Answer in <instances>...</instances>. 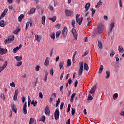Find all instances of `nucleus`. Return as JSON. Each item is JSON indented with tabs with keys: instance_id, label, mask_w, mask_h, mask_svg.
I'll use <instances>...</instances> for the list:
<instances>
[{
	"instance_id": "0e129e2a",
	"label": "nucleus",
	"mask_w": 124,
	"mask_h": 124,
	"mask_svg": "<svg viewBox=\"0 0 124 124\" xmlns=\"http://www.w3.org/2000/svg\"><path fill=\"white\" fill-rule=\"evenodd\" d=\"M91 11H92V14H94V13H95V9L92 8L91 9Z\"/></svg>"
},
{
	"instance_id": "7ed1b4c3",
	"label": "nucleus",
	"mask_w": 124,
	"mask_h": 124,
	"mask_svg": "<svg viewBox=\"0 0 124 124\" xmlns=\"http://www.w3.org/2000/svg\"><path fill=\"white\" fill-rule=\"evenodd\" d=\"M104 30V26L101 25L97 27V31L96 32L97 34H100L102 31Z\"/></svg>"
},
{
	"instance_id": "c9c22d12",
	"label": "nucleus",
	"mask_w": 124,
	"mask_h": 124,
	"mask_svg": "<svg viewBox=\"0 0 124 124\" xmlns=\"http://www.w3.org/2000/svg\"><path fill=\"white\" fill-rule=\"evenodd\" d=\"M0 97L1 98H2L3 100H5V96L4 95V93H1Z\"/></svg>"
},
{
	"instance_id": "f3484780",
	"label": "nucleus",
	"mask_w": 124,
	"mask_h": 124,
	"mask_svg": "<svg viewBox=\"0 0 124 124\" xmlns=\"http://www.w3.org/2000/svg\"><path fill=\"white\" fill-rule=\"evenodd\" d=\"M118 51H119V53H121L122 54H123V53H124V47H123V46H119Z\"/></svg>"
},
{
	"instance_id": "37998d69",
	"label": "nucleus",
	"mask_w": 124,
	"mask_h": 124,
	"mask_svg": "<svg viewBox=\"0 0 124 124\" xmlns=\"http://www.w3.org/2000/svg\"><path fill=\"white\" fill-rule=\"evenodd\" d=\"M118 96H119L118 93H115L113 96V99H115V98H118Z\"/></svg>"
},
{
	"instance_id": "e2e57ef3",
	"label": "nucleus",
	"mask_w": 124,
	"mask_h": 124,
	"mask_svg": "<svg viewBox=\"0 0 124 124\" xmlns=\"http://www.w3.org/2000/svg\"><path fill=\"white\" fill-rule=\"evenodd\" d=\"M39 68H40V67H39V65H38L35 67V70H36V71H39Z\"/></svg>"
},
{
	"instance_id": "58836bf2",
	"label": "nucleus",
	"mask_w": 124,
	"mask_h": 124,
	"mask_svg": "<svg viewBox=\"0 0 124 124\" xmlns=\"http://www.w3.org/2000/svg\"><path fill=\"white\" fill-rule=\"evenodd\" d=\"M34 122V119L31 118L30 119L29 124H31Z\"/></svg>"
},
{
	"instance_id": "393cba45",
	"label": "nucleus",
	"mask_w": 124,
	"mask_h": 124,
	"mask_svg": "<svg viewBox=\"0 0 124 124\" xmlns=\"http://www.w3.org/2000/svg\"><path fill=\"white\" fill-rule=\"evenodd\" d=\"M31 104L33 105L34 107H35V106L37 105V102L36 101H34V100H33L31 102Z\"/></svg>"
},
{
	"instance_id": "2eb2a0df",
	"label": "nucleus",
	"mask_w": 124,
	"mask_h": 124,
	"mask_svg": "<svg viewBox=\"0 0 124 124\" xmlns=\"http://www.w3.org/2000/svg\"><path fill=\"white\" fill-rule=\"evenodd\" d=\"M95 90H96V85H94L93 86V88H92L90 92L89 93H91V94H93V93H94V92H95Z\"/></svg>"
},
{
	"instance_id": "f03ea898",
	"label": "nucleus",
	"mask_w": 124,
	"mask_h": 124,
	"mask_svg": "<svg viewBox=\"0 0 124 124\" xmlns=\"http://www.w3.org/2000/svg\"><path fill=\"white\" fill-rule=\"evenodd\" d=\"M83 67H84V62L79 63V68L78 71V76H81L83 73Z\"/></svg>"
},
{
	"instance_id": "ddd939ff",
	"label": "nucleus",
	"mask_w": 124,
	"mask_h": 124,
	"mask_svg": "<svg viewBox=\"0 0 124 124\" xmlns=\"http://www.w3.org/2000/svg\"><path fill=\"white\" fill-rule=\"evenodd\" d=\"M7 52V49L6 48H0V54L1 55H3V54H6Z\"/></svg>"
},
{
	"instance_id": "c85d7f7f",
	"label": "nucleus",
	"mask_w": 124,
	"mask_h": 124,
	"mask_svg": "<svg viewBox=\"0 0 124 124\" xmlns=\"http://www.w3.org/2000/svg\"><path fill=\"white\" fill-rule=\"evenodd\" d=\"M61 33H62V32L61 31H57L56 32V38H58V37L60 36V35H61Z\"/></svg>"
},
{
	"instance_id": "09e8293b",
	"label": "nucleus",
	"mask_w": 124,
	"mask_h": 124,
	"mask_svg": "<svg viewBox=\"0 0 124 124\" xmlns=\"http://www.w3.org/2000/svg\"><path fill=\"white\" fill-rule=\"evenodd\" d=\"M39 97H40V98H43V94H42V92H40L39 93Z\"/></svg>"
},
{
	"instance_id": "cd10ccee",
	"label": "nucleus",
	"mask_w": 124,
	"mask_h": 124,
	"mask_svg": "<svg viewBox=\"0 0 124 124\" xmlns=\"http://www.w3.org/2000/svg\"><path fill=\"white\" fill-rule=\"evenodd\" d=\"M49 19L51 21H52L53 22H55L56 20H57V16H54L52 18H49Z\"/></svg>"
},
{
	"instance_id": "69168bd1",
	"label": "nucleus",
	"mask_w": 124,
	"mask_h": 124,
	"mask_svg": "<svg viewBox=\"0 0 124 124\" xmlns=\"http://www.w3.org/2000/svg\"><path fill=\"white\" fill-rule=\"evenodd\" d=\"M103 18L104 20H106V21H107V20H108V16H104Z\"/></svg>"
},
{
	"instance_id": "aec40b11",
	"label": "nucleus",
	"mask_w": 124,
	"mask_h": 124,
	"mask_svg": "<svg viewBox=\"0 0 124 124\" xmlns=\"http://www.w3.org/2000/svg\"><path fill=\"white\" fill-rule=\"evenodd\" d=\"M15 59L17 61V62H20V61H22V56H16L15 57Z\"/></svg>"
},
{
	"instance_id": "4c0bfd02",
	"label": "nucleus",
	"mask_w": 124,
	"mask_h": 124,
	"mask_svg": "<svg viewBox=\"0 0 124 124\" xmlns=\"http://www.w3.org/2000/svg\"><path fill=\"white\" fill-rule=\"evenodd\" d=\"M34 12H35V9L32 8L30 10L29 14H32L33 13H34Z\"/></svg>"
},
{
	"instance_id": "79ce46f5",
	"label": "nucleus",
	"mask_w": 124,
	"mask_h": 124,
	"mask_svg": "<svg viewBox=\"0 0 124 124\" xmlns=\"http://www.w3.org/2000/svg\"><path fill=\"white\" fill-rule=\"evenodd\" d=\"M31 100L30 98V96H28V107H30V105H31Z\"/></svg>"
},
{
	"instance_id": "338daca9",
	"label": "nucleus",
	"mask_w": 124,
	"mask_h": 124,
	"mask_svg": "<svg viewBox=\"0 0 124 124\" xmlns=\"http://www.w3.org/2000/svg\"><path fill=\"white\" fill-rule=\"evenodd\" d=\"M60 27H61V24H60L59 23L57 24L56 26V29H60Z\"/></svg>"
},
{
	"instance_id": "a878e982",
	"label": "nucleus",
	"mask_w": 124,
	"mask_h": 124,
	"mask_svg": "<svg viewBox=\"0 0 124 124\" xmlns=\"http://www.w3.org/2000/svg\"><path fill=\"white\" fill-rule=\"evenodd\" d=\"M63 64H64V62L63 61L60 62L59 63V67L60 69H62L63 66Z\"/></svg>"
},
{
	"instance_id": "ea45409f",
	"label": "nucleus",
	"mask_w": 124,
	"mask_h": 124,
	"mask_svg": "<svg viewBox=\"0 0 124 124\" xmlns=\"http://www.w3.org/2000/svg\"><path fill=\"white\" fill-rule=\"evenodd\" d=\"M71 65V61H70V60L68 59L67 63V66H70Z\"/></svg>"
},
{
	"instance_id": "4d7b16f0",
	"label": "nucleus",
	"mask_w": 124,
	"mask_h": 124,
	"mask_svg": "<svg viewBox=\"0 0 124 124\" xmlns=\"http://www.w3.org/2000/svg\"><path fill=\"white\" fill-rule=\"evenodd\" d=\"M18 93H19V90H18V89H16L15 92V95H16V96H18Z\"/></svg>"
},
{
	"instance_id": "864d4df0",
	"label": "nucleus",
	"mask_w": 124,
	"mask_h": 124,
	"mask_svg": "<svg viewBox=\"0 0 124 124\" xmlns=\"http://www.w3.org/2000/svg\"><path fill=\"white\" fill-rule=\"evenodd\" d=\"M115 55V52L113 51V50H111V53L110 54V57H113V56Z\"/></svg>"
},
{
	"instance_id": "f257e3e1",
	"label": "nucleus",
	"mask_w": 124,
	"mask_h": 124,
	"mask_svg": "<svg viewBox=\"0 0 124 124\" xmlns=\"http://www.w3.org/2000/svg\"><path fill=\"white\" fill-rule=\"evenodd\" d=\"M79 17H80V14H77L76 16V22L77 23L78 22L79 26H81L83 22V17H81V18H79Z\"/></svg>"
},
{
	"instance_id": "7c9ffc66",
	"label": "nucleus",
	"mask_w": 124,
	"mask_h": 124,
	"mask_svg": "<svg viewBox=\"0 0 124 124\" xmlns=\"http://www.w3.org/2000/svg\"><path fill=\"white\" fill-rule=\"evenodd\" d=\"M84 68L86 71H88L89 70V66L88 65V64L86 63H84Z\"/></svg>"
},
{
	"instance_id": "412c9836",
	"label": "nucleus",
	"mask_w": 124,
	"mask_h": 124,
	"mask_svg": "<svg viewBox=\"0 0 124 124\" xmlns=\"http://www.w3.org/2000/svg\"><path fill=\"white\" fill-rule=\"evenodd\" d=\"M13 40H14V36H12L10 38H8V43H11L12 42H13Z\"/></svg>"
},
{
	"instance_id": "dca6fc26",
	"label": "nucleus",
	"mask_w": 124,
	"mask_h": 124,
	"mask_svg": "<svg viewBox=\"0 0 124 124\" xmlns=\"http://www.w3.org/2000/svg\"><path fill=\"white\" fill-rule=\"evenodd\" d=\"M35 39L37 40L38 42H40V40H41V36L36 34L35 35Z\"/></svg>"
},
{
	"instance_id": "72a5a7b5",
	"label": "nucleus",
	"mask_w": 124,
	"mask_h": 124,
	"mask_svg": "<svg viewBox=\"0 0 124 124\" xmlns=\"http://www.w3.org/2000/svg\"><path fill=\"white\" fill-rule=\"evenodd\" d=\"M106 78L108 79L110 77V72L109 71H106Z\"/></svg>"
},
{
	"instance_id": "c756f323",
	"label": "nucleus",
	"mask_w": 124,
	"mask_h": 124,
	"mask_svg": "<svg viewBox=\"0 0 124 124\" xmlns=\"http://www.w3.org/2000/svg\"><path fill=\"white\" fill-rule=\"evenodd\" d=\"M4 26H5L4 21L3 20H0V26L1 27V28H3V27H4Z\"/></svg>"
},
{
	"instance_id": "bf43d9fd",
	"label": "nucleus",
	"mask_w": 124,
	"mask_h": 124,
	"mask_svg": "<svg viewBox=\"0 0 124 124\" xmlns=\"http://www.w3.org/2000/svg\"><path fill=\"white\" fill-rule=\"evenodd\" d=\"M10 86L11 87L15 88V83H14V82H12V83H10Z\"/></svg>"
},
{
	"instance_id": "a18cd8bd",
	"label": "nucleus",
	"mask_w": 124,
	"mask_h": 124,
	"mask_svg": "<svg viewBox=\"0 0 124 124\" xmlns=\"http://www.w3.org/2000/svg\"><path fill=\"white\" fill-rule=\"evenodd\" d=\"M71 107V105H70V104H68V105L67 110V113H68L69 112V111H70Z\"/></svg>"
},
{
	"instance_id": "473e14b6",
	"label": "nucleus",
	"mask_w": 124,
	"mask_h": 124,
	"mask_svg": "<svg viewBox=\"0 0 124 124\" xmlns=\"http://www.w3.org/2000/svg\"><path fill=\"white\" fill-rule=\"evenodd\" d=\"M101 4H102V2L99 1L97 3V5L95 6L96 8H99V7H100V5H101Z\"/></svg>"
},
{
	"instance_id": "9b49d317",
	"label": "nucleus",
	"mask_w": 124,
	"mask_h": 124,
	"mask_svg": "<svg viewBox=\"0 0 124 124\" xmlns=\"http://www.w3.org/2000/svg\"><path fill=\"white\" fill-rule=\"evenodd\" d=\"M11 109L13 112L15 113H17V108L16 107L15 104H13L11 105Z\"/></svg>"
},
{
	"instance_id": "49530a36",
	"label": "nucleus",
	"mask_w": 124,
	"mask_h": 124,
	"mask_svg": "<svg viewBox=\"0 0 124 124\" xmlns=\"http://www.w3.org/2000/svg\"><path fill=\"white\" fill-rule=\"evenodd\" d=\"M54 69L53 68H51V69L50 70V75L53 76L54 74Z\"/></svg>"
},
{
	"instance_id": "a19ab883",
	"label": "nucleus",
	"mask_w": 124,
	"mask_h": 124,
	"mask_svg": "<svg viewBox=\"0 0 124 124\" xmlns=\"http://www.w3.org/2000/svg\"><path fill=\"white\" fill-rule=\"evenodd\" d=\"M93 96L90 94L88 97V100H93Z\"/></svg>"
},
{
	"instance_id": "774afa93",
	"label": "nucleus",
	"mask_w": 124,
	"mask_h": 124,
	"mask_svg": "<svg viewBox=\"0 0 124 124\" xmlns=\"http://www.w3.org/2000/svg\"><path fill=\"white\" fill-rule=\"evenodd\" d=\"M62 78H63V73H62L61 74V75L60 76V80H62Z\"/></svg>"
},
{
	"instance_id": "5fc2aeb1",
	"label": "nucleus",
	"mask_w": 124,
	"mask_h": 124,
	"mask_svg": "<svg viewBox=\"0 0 124 124\" xmlns=\"http://www.w3.org/2000/svg\"><path fill=\"white\" fill-rule=\"evenodd\" d=\"M74 114H75V109L74 108H73L72 109V116H74Z\"/></svg>"
},
{
	"instance_id": "5701e85b",
	"label": "nucleus",
	"mask_w": 124,
	"mask_h": 124,
	"mask_svg": "<svg viewBox=\"0 0 124 124\" xmlns=\"http://www.w3.org/2000/svg\"><path fill=\"white\" fill-rule=\"evenodd\" d=\"M21 31V29L20 28H16L14 31L13 33L14 34H18V32Z\"/></svg>"
},
{
	"instance_id": "0eeeda50",
	"label": "nucleus",
	"mask_w": 124,
	"mask_h": 124,
	"mask_svg": "<svg viewBox=\"0 0 124 124\" xmlns=\"http://www.w3.org/2000/svg\"><path fill=\"white\" fill-rule=\"evenodd\" d=\"M45 113L46 115H50L51 113V111H50V108L49 106H46L45 109Z\"/></svg>"
},
{
	"instance_id": "b1692460",
	"label": "nucleus",
	"mask_w": 124,
	"mask_h": 124,
	"mask_svg": "<svg viewBox=\"0 0 124 124\" xmlns=\"http://www.w3.org/2000/svg\"><path fill=\"white\" fill-rule=\"evenodd\" d=\"M104 68V67H103V65H100L98 73L99 74L102 73Z\"/></svg>"
},
{
	"instance_id": "680f3d73",
	"label": "nucleus",
	"mask_w": 124,
	"mask_h": 124,
	"mask_svg": "<svg viewBox=\"0 0 124 124\" xmlns=\"http://www.w3.org/2000/svg\"><path fill=\"white\" fill-rule=\"evenodd\" d=\"M72 25H73V28H74L75 27V20H73L72 21Z\"/></svg>"
},
{
	"instance_id": "4be33fe9",
	"label": "nucleus",
	"mask_w": 124,
	"mask_h": 124,
	"mask_svg": "<svg viewBox=\"0 0 124 124\" xmlns=\"http://www.w3.org/2000/svg\"><path fill=\"white\" fill-rule=\"evenodd\" d=\"M75 95H76V93H74L71 95V99H70L71 102H73V100H74V97H75Z\"/></svg>"
},
{
	"instance_id": "8fccbe9b",
	"label": "nucleus",
	"mask_w": 124,
	"mask_h": 124,
	"mask_svg": "<svg viewBox=\"0 0 124 124\" xmlns=\"http://www.w3.org/2000/svg\"><path fill=\"white\" fill-rule=\"evenodd\" d=\"M16 66H20V65H22V62L20 61V62H17L16 63Z\"/></svg>"
},
{
	"instance_id": "052dcab7",
	"label": "nucleus",
	"mask_w": 124,
	"mask_h": 124,
	"mask_svg": "<svg viewBox=\"0 0 124 124\" xmlns=\"http://www.w3.org/2000/svg\"><path fill=\"white\" fill-rule=\"evenodd\" d=\"M68 83L69 85H70L71 83H72V79H71V78H69L68 80Z\"/></svg>"
},
{
	"instance_id": "de8ad7c7",
	"label": "nucleus",
	"mask_w": 124,
	"mask_h": 124,
	"mask_svg": "<svg viewBox=\"0 0 124 124\" xmlns=\"http://www.w3.org/2000/svg\"><path fill=\"white\" fill-rule=\"evenodd\" d=\"M50 37L52 39H55V33H52L51 35H50Z\"/></svg>"
},
{
	"instance_id": "c03bdc74",
	"label": "nucleus",
	"mask_w": 124,
	"mask_h": 124,
	"mask_svg": "<svg viewBox=\"0 0 124 124\" xmlns=\"http://www.w3.org/2000/svg\"><path fill=\"white\" fill-rule=\"evenodd\" d=\"M45 120H46V117H45V116H42L41 121H42L43 123H44V122H45Z\"/></svg>"
},
{
	"instance_id": "39448f33",
	"label": "nucleus",
	"mask_w": 124,
	"mask_h": 124,
	"mask_svg": "<svg viewBox=\"0 0 124 124\" xmlns=\"http://www.w3.org/2000/svg\"><path fill=\"white\" fill-rule=\"evenodd\" d=\"M62 34L63 37H65L66 36V34H67V28L66 27H64L62 31Z\"/></svg>"
},
{
	"instance_id": "9d476101",
	"label": "nucleus",
	"mask_w": 124,
	"mask_h": 124,
	"mask_svg": "<svg viewBox=\"0 0 124 124\" xmlns=\"http://www.w3.org/2000/svg\"><path fill=\"white\" fill-rule=\"evenodd\" d=\"M65 13L66 16H71V15H72L73 14L72 11L68 10H65Z\"/></svg>"
},
{
	"instance_id": "423d86ee",
	"label": "nucleus",
	"mask_w": 124,
	"mask_h": 124,
	"mask_svg": "<svg viewBox=\"0 0 124 124\" xmlns=\"http://www.w3.org/2000/svg\"><path fill=\"white\" fill-rule=\"evenodd\" d=\"M114 26H115V23L114 22H112L110 24L109 31L108 32V35H110V34L111 33V32H112V31H113V29H114Z\"/></svg>"
},
{
	"instance_id": "bb28decb",
	"label": "nucleus",
	"mask_w": 124,
	"mask_h": 124,
	"mask_svg": "<svg viewBox=\"0 0 124 124\" xmlns=\"http://www.w3.org/2000/svg\"><path fill=\"white\" fill-rule=\"evenodd\" d=\"M46 19V17L45 16H43L42 17V25H45V20Z\"/></svg>"
},
{
	"instance_id": "e433bc0d",
	"label": "nucleus",
	"mask_w": 124,
	"mask_h": 124,
	"mask_svg": "<svg viewBox=\"0 0 124 124\" xmlns=\"http://www.w3.org/2000/svg\"><path fill=\"white\" fill-rule=\"evenodd\" d=\"M18 50H19V47L17 46L13 49V53H17V52H18Z\"/></svg>"
},
{
	"instance_id": "f704fd0d",
	"label": "nucleus",
	"mask_w": 124,
	"mask_h": 124,
	"mask_svg": "<svg viewBox=\"0 0 124 124\" xmlns=\"http://www.w3.org/2000/svg\"><path fill=\"white\" fill-rule=\"evenodd\" d=\"M98 46L99 49H102V43H101V42H98Z\"/></svg>"
},
{
	"instance_id": "3c124183",
	"label": "nucleus",
	"mask_w": 124,
	"mask_h": 124,
	"mask_svg": "<svg viewBox=\"0 0 124 124\" xmlns=\"http://www.w3.org/2000/svg\"><path fill=\"white\" fill-rule=\"evenodd\" d=\"M119 6L123 8V4L122 3V0H119Z\"/></svg>"
},
{
	"instance_id": "1a4fd4ad",
	"label": "nucleus",
	"mask_w": 124,
	"mask_h": 124,
	"mask_svg": "<svg viewBox=\"0 0 124 124\" xmlns=\"http://www.w3.org/2000/svg\"><path fill=\"white\" fill-rule=\"evenodd\" d=\"M23 114L24 115H27V102L24 103L23 107Z\"/></svg>"
},
{
	"instance_id": "4468645a",
	"label": "nucleus",
	"mask_w": 124,
	"mask_h": 124,
	"mask_svg": "<svg viewBox=\"0 0 124 124\" xmlns=\"http://www.w3.org/2000/svg\"><path fill=\"white\" fill-rule=\"evenodd\" d=\"M7 11H8V10L7 9H6L4 10L3 13H2L1 15L0 16V20L1 19V18H3L5 15H6V13H7Z\"/></svg>"
},
{
	"instance_id": "603ef678",
	"label": "nucleus",
	"mask_w": 124,
	"mask_h": 124,
	"mask_svg": "<svg viewBox=\"0 0 124 124\" xmlns=\"http://www.w3.org/2000/svg\"><path fill=\"white\" fill-rule=\"evenodd\" d=\"M53 51H54V47H52L50 51V57H52L53 55Z\"/></svg>"
},
{
	"instance_id": "a211bd4d",
	"label": "nucleus",
	"mask_w": 124,
	"mask_h": 124,
	"mask_svg": "<svg viewBox=\"0 0 124 124\" xmlns=\"http://www.w3.org/2000/svg\"><path fill=\"white\" fill-rule=\"evenodd\" d=\"M90 6H91V4H90V3H88L85 5V13H86V12H87V11H88L89 10V9H90Z\"/></svg>"
},
{
	"instance_id": "2f4dec72",
	"label": "nucleus",
	"mask_w": 124,
	"mask_h": 124,
	"mask_svg": "<svg viewBox=\"0 0 124 124\" xmlns=\"http://www.w3.org/2000/svg\"><path fill=\"white\" fill-rule=\"evenodd\" d=\"M23 18H24V15H20V16L18 17V21L21 22V21H22V20L23 19Z\"/></svg>"
},
{
	"instance_id": "f8f14e48",
	"label": "nucleus",
	"mask_w": 124,
	"mask_h": 124,
	"mask_svg": "<svg viewBox=\"0 0 124 124\" xmlns=\"http://www.w3.org/2000/svg\"><path fill=\"white\" fill-rule=\"evenodd\" d=\"M5 64L0 67V72H1L4 68H5L7 65V61L5 62Z\"/></svg>"
},
{
	"instance_id": "13d9d810",
	"label": "nucleus",
	"mask_w": 124,
	"mask_h": 124,
	"mask_svg": "<svg viewBox=\"0 0 124 124\" xmlns=\"http://www.w3.org/2000/svg\"><path fill=\"white\" fill-rule=\"evenodd\" d=\"M63 102L61 103V105H60V109L61 110H62V108H63Z\"/></svg>"
},
{
	"instance_id": "6e6d98bb",
	"label": "nucleus",
	"mask_w": 124,
	"mask_h": 124,
	"mask_svg": "<svg viewBox=\"0 0 124 124\" xmlns=\"http://www.w3.org/2000/svg\"><path fill=\"white\" fill-rule=\"evenodd\" d=\"M51 96H53L54 98H56V96H57V94L56 93H53L51 95Z\"/></svg>"
},
{
	"instance_id": "6ab92c4d",
	"label": "nucleus",
	"mask_w": 124,
	"mask_h": 124,
	"mask_svg": "<svg viewBox=\"0 0 124 124\" xmlns=\"http://www.w3.org/2000/svg\"><path fill=\"white\" fill-rule=\"evenodd\" d=\"M44 64H45V65H46V66L49 65V57L46 58V60L44 62Z\"/></svg>"
},
{
	"instance_id": "6e6552de",
	"label": "nucleus",
	"mask_w": 124,
	"mask_h": 124,
	"mask_svg": "<svg viewBox=\"0 0 124 124\" xmlns=\"http://www.w3.org/2000/svg\"><path fill=\"white\" fill-rule=\"evenodd\" d=\"M72 32L75 37V39H77V37L78 36V35L77 34V31H76V30L74 28H73L72 29Z\"/></svg>"
},
{
	"instance_id": "20e7f679",
	"label": "nucleus",
	"mask_w": 124,
	"mask_h": 124,
	"mask_svg": "<svg viewBox=\"0 0 124 124\" xmlns=\"http://www.w3.org/2000/svg\"><path fill=\"white\" fill-rule=\"evenodd\" d=\"M54 118L55 120L56 121L59 120V118H60V111H59V109H56L54 112Z\"/></svg>"
}]
</instances>
